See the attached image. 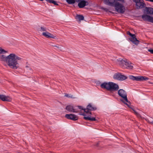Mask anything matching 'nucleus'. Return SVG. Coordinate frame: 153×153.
I'll return each instance as SVG.
<instances>
[{
    "instance_id": "a211bd4d",
    "label": "nucleus",
    "mask_w": 153,
    "mask_h": 153,
    "mask_svg": "<svg viewBox=\"0 0 153 153\" xmlns=\"http://www.w3.org/2000/svg\"><path fill=\"white\" fill-rule=\"evenodd\" d=\"M7 56H6L4 55H0V60L6 62L7 60Z\"/></svg>"
},
{
    "instance_id": "c756f323",
    "label": "nucleus",
    "mask_w": 153,
    "mask_h": 153,
    "mask_svg": "<svg viewBox=\"0 0 153 153\" xmlns=\"http://www.w3.org/2000/svg\"><path fill=\"white\" fill-rule=\"evenodd\" d=\"M117 1H120L122 3H124L125 2L124 0H116Z\"/></svg>"
},
{
    "instance_id": "f257e3e1",
    "label": "nucleus",
    "mask_w": 153,
    "mask_h": 153,
    "mask_svg": "<svg viewBox=\"0 0 153 153\" xmlns=\"http://www.w3.org/2000/svg\"><path fill=\"white\" fill-rule=\"evenodd\" d=\"M100 86L102 88L105 89L109 91H114L118 90V95L123 99V100H122V101L128 106L130 104V102L128 101L127 98L126 92L123 89L118 90L119 86L117 84L112 82H105L101 84Z\"/></svg>"
},
{
    "instance_id": "f8f14e48",
    "label": "nucleus",
    "mask_w": 153,
    "mask_h": 153,
    "mask_svg": "<svg viewBox=\"0 0 153 153\" xmlns=\"http://www.w3.org/2000/svg\"><path fill=\"white\" fill-rule=\"evenodd\" d=\"M142 18L145 21H148L153 23V17L147 14H144L142 16Z\"/></svg>"
},
{
    "instance_id": "cd10ccee",
    "label": "nucleus",
    "mask_w": 153,
    "mask_h": 153,
    "mask_svg": "<svg viewBox=\"0 0 153 153\" xmlns=\"http://www.w3.org/2000/svg\"><path fill=\"white\" fill-rule=\"evenodd\" d=\"M148 51L150 52L151 53L153 54V49H149Z\"/></svg>"
},
{
    "instance_id": "7c9ffc66",
    "label": "nucleus",
    "mask_w": 153,
    "mask_h": 153,
    "mask_svg": "<svg viewBox=\"0 0 153 153\" xmlns=\"http://www.w3.org/2000/svg\"><path fill=\"white\" fill-rule=\"evenodd\" d=\"M102 9L106 11H107L108 10V9L107 8H102Z\"/></svg>"
},
{
    "instance_id": "6ab92c4d",
    "label": "nucleus",
    "mask_w": 153,
    "mask_h": 153,
    "mask_svg": "<svg viewBox=\"0 0 153 153\" xmlns=\"http://www.w3.org/2000/svg\"><path fill=\"white\" fill-rule=\"evenodd\" d=\"M76 19H78L79 21L82 20L84 19V17L82 15H77L75 18Z\"/></svg>"
},
{
    "instance_id": "a878e982",
    "label": "nucleus",
    "mask_w": 153,
    "mask_h": 153,
    "mask_svg": "<svg viewBox=\"0 0 153 153\" xmlns=\"http://www.w3.org/2000/svg\"><path fill=\"white\" fill-rule=\"evenodd\" d=\"M65 96L66 97H68L69 98H72V95H69L68 94H67L65 95Z\"/></svg>"
},
{
    "instance_id": "ddd939ff",
    "label": "nucleus",
    "mask_w": 153,
    "mask_h": 153,
    "mask_svg": "<svg viewBox=\"0 0 153 153\" xmlns=\"http://www.w3.org/2000/svg\"><path fill=\"white\" fill-rule=\"evenodd\" d=\"M65 117L68 119L73 120H76L78 119V117L73 114H67L65 115Z\"/></svg>"
},
{
    "instance_id": "423d86ee",
    "label": "nucleus",
    "mask_w": 153,
    "mask_h": 153,
    "mask_svg": "<svg viewBox=\"0 0 153 153\" xmlns=\"http://www.w3.org/2000/svg\"><path fill=\"white\" fill-rule=\"evenodd\" d=\"M135 3L137 8L138 9H141L144 8L146 6L143 1L141 0H133Z\"/></svg>"
},
{
    "instance_id": "c85d7f7f",
    "label": "nucleus",
    "mask_w": 153,
    "mask_h": 153,
    "mask_svg": "<svg viewBox=\"0 0 153 153\" xmlns=\"http://www.w3.org/2000/svg\"><path fill=\"white\" fill-rule=\"evenodd\" d=\"M53 46L55 47L58 48L59 49L61 50V48L60 47L56 46V45H53Z\"/></svg>"
},
{
    "instance_id": "1a4fd4ad",
    "label": "nucleus",
    "mask_w": 153,
    "mask_h": 153,
    "mask_svg": "<svg viewBox=\"0 0 153 153\" xmlns=\"http://www.w3.org/2000/svg\"><path fill=\"white\" fill-rule=\"evenodd\" d=\"M127 35H129L131 36V37L130 38V40L133 43L136 45H137L139 44V41L137 39L135 34H132L129 31L127 32Z\"/></svg>"
},
{
    "instance_id": "9b49d317",
    "label": "nucleus",
    "mask_w": 153,
    "mask_h": 153,
    "mask_svg": "<svg viewBox=\"0 0 153 153\" xmlns=\"http://www.w3.org/2000/svg\"><path fill=\"white\" fill-rule=\"evenodd\" d=\"M77 2H79L78 6L80 8H82L89 4V3L85 0H78Z\"/></svg>"
},
{
    "instance_id": "5701e85b",
    "label": "nucleus",
    "mask_w": 153,
    "mask_h": 153,
    "mask_svg": "<svg viewBox=\"0 0 153 153\" xmlns=\"http://www.w3.org/2000/svg\"><path fill=\"white\" fill-rule=\"evenodd\" d=\"M115 0H109V1L110 3H111L112 4L110 5V6H114V3Z\"/></svg>"
},
{
    "instance_id": "0eeeda50",
    "label": "nucleus",
    "mask_w": 153,
    "mask_h": 153,
    "mask_svg": "<svg viewBox=\"0 0 153 153\" xmlns=\"http://www.w3.org/2000/svg\"><path fill=\"white\" fill-rule=\"evenodd\" d=\"M114 79L120 81H123L127 79V77L120 73H118L115 74L113 76Z\"/></svg>"
},
{
    "instance_id": "4be33fe9",
    "label": "nucleus",
    "mask_w": 153,
    "mask_h": 153,
    "mask_svg": "<svg viewBox=\"0 0 153 153\" xmlns=\"http://www.w3.org/2000/svg\"><path fill=\"white\" fill-rule=\"evenodd\" d=\"M103 1L105 4L106 5H110L112 4V3H110L109 1V0H103Z\"/></svg>"
},
{
    "instance_id": "393cba45",
    "label": "nucleus",
    "mask_w": 153,
    "mask_h": 153,
    "mask_svg": "<svg viewBox=\"0 0 153 153\" xmlns=\"http://www.w3.org/2000/svg\"><path fill=\"white\" fill-rule=\"evenodd\" d=\"M131 108L133 110V111H134V114L136 115H137L138 117L139 116L140 114H139V113H138L137 112H136V111L135 110H134L133 108Z\"/></svg>"
},
{
    "instance_id": "2f4dec72",
    "label": "nucleus",
    "mask_w": 153,
    "mask_h": 153,
    "mask_svg": "<svg viewBox=\"0 0 153 153\" xmlns=\"http://www.w3.org/2000/svg\"><path fill=\"white\" fill-rule=\"evenodd\" d=\"M99 143H97L95 145L97 146H99Z\"/></svg>"
},
{
    "instance_id": "4468645a",
    "label": "nucleus",
    "mask_w": 153,
    "mask_h": 153,
    "mask_svg": "<svg viewBox=\"0 0 153 153\" xmlns=\"http://www.w3.org/2000/svg\"><path fill=\"white\" fill-rule=\"evenodd\" d=\"M42 35L47 38H52L55 39H57L56 36L47 31L43 32Z\"/></svg>"
},
{
    "instance_id": "9d476101",
    "label": "nucleus",
    "mask_w": 153,
    "mask_h": 153,
    "mask_svg": "<svg viewBox=\"0 0 153 153\" xmlns=\"http://www.w3.org/2000/svg\"><path fill=\"white\" fill-rule=\"evenodd\" d=\"M65 108L68 111V112L77 113L79 112V110L75 108V107H73L71 105H67Z\"/></svg>"
},
{
    "instance_id": "7ed1b4c3",
    "label": "nucleus",
    "mask_w": 153,
    "mask_h": 153,
    "mask_svg": "<svg viewBox=\"0 0 153 153\" xmlns=\"http://www.w3.org/2000/svg\"><path fill=\"white\" fill-rule=\"evenodd\" d=\"M117 63L123 68L132 69L133 68L134 64L126 59H119L118 60Z\"/></svg>"
},
{
    "instance_id": "b1692460",
    "label": "nucleus",
    "mask_w": 153,
    "mask_h": 153,
    "mask_svg": "<svg viewBox=\"0 0 153 153\" xmlns=\"http://www.w3.org/2000/svg\"><path fill=\"white\" fill-rule=\"evenodd\" d=\"M40 30L41 31H46V28L44 27H41L40 28Z\"/></svg>"
},
{
    "instance_id": "412c9836",
    "label": "nucleus",
    "mask_w": 153,
    "mask_h": 153,
    "mask_svg": "<svg viewBox=\"0 0 153 153\" xmlns=\"http://www.w3.org/2000/svg\"><path fill=\"white\" fill-rule=\"evenodd\" d=\"M7 52V51H5L0 47V54L5 53Z\"/></svg>"
},
{
    "instance_id": "aec40b11",
    "label": "nucleus",
    "mask_w": 153,
    "mask_h": 153,
    "mask_svg": "<svg viewBox=\"0 0 153 153\" xmlns=\"http://www.w3.org/2000/svg\"><path fill=\"white\" fill-rule=\"evenodd\" d=\"M66 1L69 4H74L75 2V0H66Z\"/></svg>"
},
{
    "instance_id": "dca6fc26",
    "label": "nucleus",
    "mask_w": 153,
    "mask_h": 153,
    "mask_svg": "<svg viewBox=\"0 0 153 153\" xmlns=\"http://www.w3.org/2000/svg\"><path fill=\"white\" fill-rule=\"evenodd\" d=\"M145 11L146 12L147 14L150 15L153 14V8H152L146 7Z\"/></svg>"
},
{
    "instance_id": "f03ea898",
    "label": "nucleus",
    "mask_w": 153,
    "mask_h": 153,
    "mask_svg": "<svg viewBox=\"0 0 153 153\" xmlns=\"http://www.w3.org/2000/svg\"><path fill=\"white\" fill-rule=\"evenodd\" d=\"M6 63L9 67L14 69H17L19 66L18 61L21 58L14 53H12L7 56Z\"/></svg>"
},
{
    "instance_id": "20e7f679",
    "label": "nucleus",
    "mask_w": 153,
    "mask_h": 153,
    "mask_svg": "<svg viewBox=\"0 0 153 153\" xmlns=\"http://www.w3.org/2000/svg\"><path fill=\"white\" fill-rule=\"evenodd\" d=\"M116 10L118 13H123L125 11V8L124 6L118 2H115L114 3V6Z\"/></svg>"
},
{
    "instance_id": "39448f33",
    "label": "nucleus",
    "mask_w": 153,
    "mask_h": 153,
    "mask_svg": "<svg viewBox=\"0 0 153 153\" xmlns=\"http://www.w3.org/2000/svg\"><path fill=\"white\" fill-rule=\"evenodd\" d=\"M77 107L79 109L83 110L85 112L87 113H89L90 114H91V113L90 111L95 110L97 109L96 107H93L90 104H89L87 106L86 109H83L82 107L80 106H78Z\"/></svg>"
},
{
    "instance_id": "f3484780",
    "label": "nucleus",
    "mask_w": 153,
    "mask_h": 153,
    "mask_svg": "<svg viewBox=\"0 0 153 153\" xmlns=\"http://www.w3.org/2000/svg\"><path fill=\"white\" fill-rule=\"evenodd\" d=\"M79 114L80 115H82L83 116H85L84 117V118L86 120H91V121H95L96 120V119L95 118H94V117H89V116L88 117H85V114L83 113L82 114Z\"/></svg>"
},
{
    "instance_id": "bb28decb",
    "label": "nucleus",
    "mask_w": 153,
    "mask_h": 153,
    "mask_svg": "<svg viewBox=\"0 0 153 153\" xmlns=\"http://www.w3.org/2000/svg\"><path fill=\"white\" fill-rule=\"evenodd\" d=\"M31 68H30L29 66H26V67H25V70L27 71H28L29 70H31Z\"/></svg>"
},
{
    "instance_id": "6e6552de",
    "label": "nucleus",
    "mask_w": 153,
    "mask_h": 153,
    "mask_svg": "<svg viewBox=\"0 0 153 153\" xmlns=\"http://www.w3.org/2000/svg\"><path fill=\"white\" fill-rule=\"evenodd\" d=\"M129 78L131 79L137 81H143L148 80L149 79L147 77L145 76H134L132 75L130 76Z\"/></svg>"
},
{
    "instance_id": "2eb2a0df",
    "label": "nucleus",
    "mask_w": 153,
    "mask_h": 153,
    "mask_svg": "<svg viewBox=\"0 0 153 153\" xmlns=\"http://www.w3.org/2000/svg\"><path fill=\"white\" fill-rule=\"evenodd\" d=\"M0 99L3 101H10L11 99L9 96H6L5 95L0 94Z\"/></svg>"
}]
</instances>
